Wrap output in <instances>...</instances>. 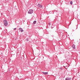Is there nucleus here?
I'll return each mask as SVG.
<instances>
[{
  "mask_svg": "<svg viewBox=\"0 0 80 80\" xmlns=\"http://www.w3.org/2000/svg\"><path fill=\"white\" fill-rule=\"evenodd\" d=\"M33 12V10L32 9H30L28 12V13H30V14H32Z\"/></svg>",
  "mask_w": 80,
  "mask_h": 80,
  "instance_id": "obj_2",
  "label": "nucleus"
},
{
  "mask_svg": "<svg viewBox=\"0 0 80 80\" xmlns=\"http://www.w3.org/2000/svg\"><path fill=\"white\" fill-rule=\"evenodd\" d=\"M70 4H71V5H72V1H71V2H70Z\"/></svg>",
  "mask_w": 80,
  "mask_h": 80,
  "instance_id": "obj_9",
  "label": "nucleus"
},
{
  "mask_svg": "<svg viewBox=\"0 0 80 80\" xmlns=\"http://www.w3.org/2000/svg\"><path fill=\"white\" fill-rule=\"evenodd\" d=\"M38 7H39L40 8H42V5H41V4H38Z\"/></svg>",
  "mask_w": 80,
  "mask_h": 80,
  "instance_id": "obj_3",
  "label": "nucleus"
},
{
  "mask_svg": "<svg viewBox=\"0 0 80 80\" xmlns=\"http://www.w3.org/2000/svg\"><path fill=\"white\" fill-rule=\"evenodd\" d=\"M27 41H28V39H27Z\"/></svg>",
  "mask_w": 80,
  "mask_h": 80,
  "instance_id": "obj_13",
  "label": "nucleus"
},
{
  "mask_svg": "<svg viewBox=\"0 0 80 80\" xmlns=\"http://www.w3.org/2000/svg\"><path fill=\"white\" fill-rule=\"evenodd\" d=\"M37 22V21H35L33 22V24H35V23H36V22Z\"/></svg>",
  "mask_w": 80,
  "mask_h": 80,
  "instance_id": "obj_8",
  "label": "nucleus"
},
{
  "mask_svg": "<svg viewBox=\"0 0 80 80\" xmlns=\"http://www.w3.org/2000/svg\"><path fill=\"white\" fill-rule=\"evenodd\" d=\"M65 68H66V69H67V68H65Z\"/></svg>",
  "mask_w": 80,
  "mask_h": 80,
  "instance_id": "obj_14",
  "label": "nucleus"
},
{
  "mask_svg": "<svg viewBox=\"0 0 80 80\" xmlns=\"http://www.w3.org/2000/svg\"><path fill=\"white\" fill-rule=\"evenodd\" d=\"M42 73H43V74H44V75H47V74H48V72H42Z\"/></svg>",
  "mask_w": 80,
  "mask_h": 80,
  "instance_id": "obj_6",
  "label": "nucleus"
},
{
  "mask_svg": "<svg viewBox=\"0 0 80 80\" xmlns=\"http://www.w3.org/2000/svg\"><path fill=\"white\" fill-rule=\"evenodd\" d=\"M60 69V70H62L63 69V68H62V67H60L59 68Z\"/></svg>",
  "mask_w": 80,
  "mask_h": 80,
  "instance_id": "obj_10",
  "label": "nucleus"
},
{
  "mask_svg": "<svg viewBox=\"0 0 80 80\" xmlns=\"http://www.w3.org/2000/svg\"><path fill=\"white\" fill-rule=\"evenodd\" d=\"M48 25H51V23H50V22H49L48 23Z\"/></svg>",
  "mask_w": 80,
  "mask_h": 80,
  "instance_id": "obj_11",
  "label": "nucleus"
},
{
  "mask_svg": "<svg viewBox=\"0 0 80 80\" xmlns=\"http://www.w3.org/2000/svg\"><path fill=\"white\" fill-rule=\"evenodd\" d=\"M19 30L20 31H21V32H23V29L21 28H19Z\"/></svg>",
  "mask_w": 80,
  "mask_h": 80,
  "instance_id": "obj_5",
  "label": "nucleus"
},
{
  "mask_svg": "<svg viewBox=\"0 0 80 80\" xmlns=\"http://www.w3.org/2000/svg\"><path fill=\"white\" fill-rule=\"evenodd\" d=\"M66 80H72V78H71L67 77L65 79Z\"/></svg>",
  "mask_w": 80,
  "mask_h": 80,
  "instance_id": "obj_4",
  "label": "nucleus"
},
{
  "mask_svg": "<svg viewBox=\"0 0 80 80\" xmlns=\"http://www.w3.org/2000/svg\"><path fill=\"white\" fill-rule=\"evenodd\" d=\"M72 48H73L74 49H75V45L73 44L72 46Z\"/></svg>",
  "mask_w": 80,
  "mask_h": 80,
  "instance_id": "obj_7",
  "label": "nucleus"
},
{
  "mask_svg": "<svg viewBox=\"0 0 80 80\" xmlns=\"http://www.w3.org/2000/svg\"><path fill=\"white\" fill-rule=\"evenodd\" d=\"M14 30H17V28H15L14 29Z\"/></svg>",
  "mask_w": 80,
  "mask_h": 80,
  "instance_id": "obj_12",
  "label": "nucleus"
},
{
  "mask_svg": "<svg viewBox=\"0 0 80 80\" xmlns=\"http://www.w3.org/2000/svg\"><path fill=\"white\" fill-rule=\"evenodd\" d=\"M4 24L5 26H7L8 25V22L6 20H4L3 21Z\"/></svg>",
  "mask_w": 80,
  "mask_h": 80,
  "instance_id": "obj_1",
  "label": "nucleus"
}]
</instances>
